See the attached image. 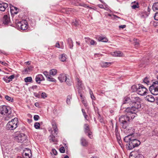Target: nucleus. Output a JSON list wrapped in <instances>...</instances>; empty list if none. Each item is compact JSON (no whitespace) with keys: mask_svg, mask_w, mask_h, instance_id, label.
I'll use <instances>...</instances> for the list:
<instances>
[{"mask_svg":"<svg viewBox=\"0 0 158 158\" xmlns=\"http://www.w3.org/2000/svg\"><path fill=\"white\" fill-rule=\"evenodd\" d=\"M140 98L135 95H132L131 96L125 98L123 101V104H128L130 107L126 109H130L131 112L135 113L138 111V109L141 106L139 102Z\"/></svg>","mask_w":158,"mask_h":158,"instance_id":"obj_1","label":"nucleus"},{"mask_svg":"<svg viewBox=\"0 0 158 158\" xmlns=\"http://www.w3.org/2000/svg\"><path fill=\"white\" fill-rule=\"evenodd\" d=\"M131 109H126L125 111L127 113L126 115H122L119 118V121L121 125L124 129H126L128 126L129 122L137 116V114L134 113H131Z\"/></svg>","mask_w":158,"mask_h":158,"instance_id":"obj_2","label":"nucleus"},{"mask_svg":"<svg viewBox=\"0 0 158 158\" xmlns=\"http://www.w3.org/2000/svg\"><path fill=\"white\" fill-rule=\"evenodd\" d=\"M9 107L3 105L0 106V116L6 114V116L3 117V119L6 121L9 120L11 118L10 115L11 111Z\"/></svg>","mask_w":158,"mask_h":158,"instance_id":"obj_3","label":"nucleus"},{"mask_svg":"<svg viewBox=\"0 0 158 158\" xmlns=\"http://www.w3.org/2000/svg\"><path fill=\"white\" fill-rule=\"evenodd\" d=\"M18 119L15 118L8 123L6 125V128L8 130H13L18 127Z\"/></svg>","mask_w":158,"mask_h":158,"instance_id":"obj_4","label":"nucleus"},{"mask_svg":"<svg viewBox=\"0 0 158 158\" xmlns=\"http://www.w3.org/2000/svg\"><path fill=\"white\" fill-rule=\"evenodd\" d=\"M26 135L23 133H20L19 132H16V135L14 137L15 141L19 143H23L26 141L27 139Z\"/></svg>","mask_w":158,"mask_h":158,"instance_id":"obj_5","label":"nucleus"},{"mask_svg":"<svg viewBox=\"0 0 158 158\" xmlns=\"http://www.w3.org/2000/svg\"><path fill=\"white\" fill-rule=\"evenodd\" d=\"M151 93L153 95L158 94V81H156L153 82L152 85L149 88Z\"/></svg>","mask_w":158,"mask_h":158,"instance_id":"obj_6","label":"nucleus"},{"mask_svg":"<svg viewBox=\"0 0 158 158\" xmlns=\"http://www.w3.org/2000/svg\"><path fill=\"white\" fill-rule=\"evenodd\" d=\"M140 144V142L139 140L135 139L133 137L130 143H129L128 149L129 150L132 149L135 147H138Z\"/></svg>","mask_w":158,"mask_h":158,"instance_id":"obj_7","label":"nucleus"},{"mask_svg":"<svg viewBox=\"0 0 158 158\" xmlns=\"http://www.w3.org/2000/svg\"><path fill=\"white\" fill-rule=\"evenodd\" d=\"M136 90L137 93L141 96L145 95L148 91V89L141 85H139L138 87H137Z\"/></svg>","mask_w":158,"mask_h":158,"instance_id":"obj_8","label":"nucleus"},{"mask_svg":"<svg viewBox=\"0 0 158 158\" xmlns=\"http://www.w3.org/2000/svg\"><path fill=\"white\" fill-rule=\"evenodd\" d=\"M127 131V129L125 131V132L127 133H129V135L125 137L124 140L125 142L129 143H130V141L131 140V139L133 137L131 136L134 132V129L132 128H131L130 129H128Z\"/></svg>","mask_w":158,"mask_h":158,"instance_id":"obj_9","label":"nucleus"},{"mask_svg":"<svg viewBox=\"0 0 158 158\" xmlns=\"http://www.w3.org/2000/svg\"><path fill=\"white\" fill-rule=\"evenodd\" d=\"M17 25L19 28L22 31L26 30L28 27L27 22L26 20L19 22Z\"/></svg>","mask_w":158,"mask_h":158,"instance_id":"obj_10","label":"nucleus"},{"mask_svg":"<svg viewBox=\"0 0 158 158\" xmlns=\"http://www.w3.org/2000/svg\"><path fill=\"white\" fill-rule=\"evenodd\" d=\"M130 158H144V157L139 151H138L132 152Z\"/></svg>","mask_w":158,"mask_h":158,"instance_id":"obj_11","label":"nucleus"},{"mask_svg":"<svg viewBox=\"0 0 158 158\" xmlns=\"http://www.w3.org/2000/svg\"><path fill=\"white\" fill-rule=\"evenodd\" d=\"M84 130L85 133H87L89 137L91 139L92 137V133L90 130L88 124H86L84 125Z\"/></svg>","mask_w":158,"mask_h":158,"instance_id":"obj_12","label":"nucleus"},{"mask_svg":"<svg viewBox=\"0 0 158 158\" xmlns=\"http://www.w3.org/2000/svg\"><path fill=\"white\" fill-rule=\"evenodd\" d=\"M10 12L12 14H16L19 12V9L17 7L10 5Z\"/></svg>","mask_w":158,"mask_h":158,"instance_id":"obj_13","label":"nucleus"},{"mask_svg":"<svg viewBox=\"0 0 158 158\" xmlns=\"http://www.w3.org/2000/svg\"><path fill=\"white\" fill-rule=\"evenodd\" d=\"M35 81L38 84H40V82L44 81V78L41 74H38L36 76L35 78Z\"/></svg>","mask_w":158,"mask_h":158,"instance_id":"obj_14","label":"nucleus"},{"mask_svg":"<svg viewBox=\"0 0 158 158\" xmlns=\"http://www.w3.org/2000/svg\"><path fill=\"white\" fill-rule=\"evenodd\" d=\"M8 5L6 3L4 2L0 3V11H4L8 8Z\"/></svg>","mask_w":158,"mask_h":158,"instance_id":"obj_15","label":"nucleus"},{"mask_svg":"<svg viewBox=\"0 0 158 158\" xmlns=\"http://www.w3.org/2000/svg\"><path fill=\"white\" fill-rule=\"evenodd\" d=\"M58 79L61 82H64L66 80L67 76L64 73L61 74L58 77Z\"/></svg>","mask_w":158,"mask_h":158,"instance_id":"obj_16","label":"nucleus"},{"mask_svg":"<svg viewBox=\"0 0 158 158\" xmlns=\"http://www.w3.org/2000/svg\"><path fill=\"white\" fill-rule=\"evenodd\" d=\"M3 23L5 24H9L10 23V18L7 15H4L3 19Z\"/></svg>","mask_w":158,"mask_h":158,"instance_id":"obj_17","label":"nucleus"},{"mask_svg":"<svg viewBox=\"0 0 158 158\" xmlns=\"http://www.w3.org/2000/svg\"><path fill=\"white\" fill-rule=\"evenodd\" d=\"M111 54L114 56L121 57L124 56L123 54L119 51H115L111 53Z\"/></svg>","mask_w":158,"mask_h":158,"instance_id":"obj_18","label":"nucleus"},{"mask_svg":"<svg viewBox=\"0 0 158 158\" xmlns=\"http://www.w3.org/2000/svg\"><path fill=\"white\" fill-rule=\"evenodd\" d=\"M112 64L111 62H102L100 63V65L102 68H106L110 66Z\"/></svg>","mask_w":158,"mask_h":158,"instance_id":"obj_19","label":"nucleus"},{"mask_svg":"<svg viewBox=\"0 0 158 158\" xmlns=\"http://www.w3.org/2000/svg\"><path fill=\"white\" fill-rule=\"evenodd\" d=\"M76 81L77 82V87L78 89V90H81V89L82 88L83 85L82 84L81 81L79 80L78 78L76 79Z\"/></svg>","mask_w":158,"mask_h":158,"instance_id":"obj_20","label":"nucleus"},{"mask_svg":"<svg viewBox=\"0 0 158 158\" xmlns=\"http://www.w3.org/2000/svg\"><path fill=\"white\" fill-rule=\"evenodd\" d=\"M146 99L148 101L151 102H153L155 100L154 97L152 95H148L146 97Z\"/></svg>","mask_w":158,"mask_h":158,"instance_id":"obj_21","label":"nucleus"},{"mask_svg":"<svg viewBox=\"0 0 158 158\" xmlns=\"http://www.w3.org/2000/svg\"><path fill=\"white\" fill-rule=\"evenodd\" d=\"M28 152H26L25 151L23 154V156L24 158H30L29 153L31 154V151L29 149H27Z\"/></svg>","mask_w":158,"mask_h":158,"instance_id":"obj_22","label":"nucleus"},{"mask_svg":"<svg viewBox=\"0 0 158 158\" xmlns=\"http://www.w3.org/2000/svg\"><path fill=\"white\" fill-rule=\"evenodd\" d=\"M81 144L83 146H86L88 145V142L86 140L83 138H82L81 139Z\"/></svg>","mask_w":158,"mask_h":158,"instance_id":"obj_23","label":"nucleus"},{"mask_svg":"<svg viewBox=\"0 0 158 158\" xmlns=\"http://www.w3.org/2000/svg\"><path fill=\"white\" fill-rule=\"evenodd\" d=\"M66 56V55L64 54L60 55L59 57L60 60L62 62H64L67 59Z\"/></svg>","mask_w":158,"mask_h":158,"instance_id":"obj_24","label":"nucleus"},{"mask_svg":"<svg viewBox=\"0 0 158 158\" xmlns=\"http://www.w3.org/2000/svg\"><path fill=\"white\" fill-rule=\"evenodd\" d=\"M98 40L99 41H102L103 42H107L108 40L105 37L102 36H100L98 38Z\"/></svg>","mask_w":158,"mask_h":158,"instance_id":"obj_25","label":"nucleus"},{"mask_svg":"<svg viewBox=\"0 0 158 158\" xmlns=\"http://www.w3.org/2000/svg\"><path fill=\"white\" fill-rule=\"evenodd\" d=\"M68 44L69 45V48L70 49H73V42L71 38H69L68 39Z\"/></svg>","mask_w":158,"mask_h":158,"instance_id":"obj_26","label":"nucleus"},{"mask_svg":"<svg viewBox=\"0 0 158 158\" xmlns=\"http://www.w3.org/2000/svg\"><path fill=\"white\" fill-rule=\"evenodd\" d=\"M152 9L154 11L158 10V2H155L153 4L152 6Z\"/></svg>","mask_w":158,"mask_h":158,"instance_id":"obj_27","label":"nucleus"},{"mask_svg":"<svg viewBox=\"0 0 158 158\" xmlns=\"http://www.w3.org/2000/svg\"><path fill=\"white\" fill-rule=\"evenodd\" d=\"M57 70L55 69H52L50 71L49 73L50 75H55L57 73Z\"/></svg>","mask_w":158,"mask_h":158,"instance_id":"obj_28","label":"nucleus"},{"mask_svg":"<svg viewBox=\"0 0 158 158\" xmlns=\"http://www.w3.org/2000/svg\"><path fill=\"white\" fill-rule=\"evenodd\" d=\"M49 140L53 142H56L57 141V139H56L55 136L52 134L50 136Z\"/></svg>","mask_w":158,"mask_h":158,"instance_id":"obj_29","label":"nucleus"},{"mask_svg":"<svg viewBox=\"0 0 158 158\" xmlns=\"http://www.w3.org/2000/svg\"><path fill=\"white\" fill-rule=\"evenodd\" d=\"M47 78V81H49L56 82V80L54 78H52L50 75H49V76H48Z\"/></svg>","mask_w":158,"mask_h":158,"instance_id":"obj_30","label":"nucleus"},{"mask_svg":"<svg viewBox=\"0 0 158 158\" xmlns=\"http://www.w3.org/2000/svg\"><path fill=\"white\" fill-rule=\"evenodd\" d=\"M52 127L54 131V133H55L56 134H57L58 133V129L55 123L52 124Z\"/></svg>","mask_w":158,"mask_h":158,"instance_id":"obj_31","label":"nucleus"},{"mask_svg":"<svg viewBox=\"0 0 158 158\" xmlns=\"http://www.w3.org/2000/svg\"><path fill=\"white\" fill-rule=\"evenodd\" d=\"M26 82H31L32 81V78L31 77H27L24 79Z\"/></svg>","mask_w":158,"mask_h":158,"instance_id":"obj_32","label":"nucleus"},{"mask_svg":"<svg viewBox=\"0 0 158 158\" xmlns=\"http://www.w3.org/2000/svg\"><path fill=\"white\" fill-rule=\"evenodd\" d=\"M71 96L70 95H69L67 96V98L66 99V103L67 104L69 105L70 104V100L71 99Z\"/></svg>","mask_w":158,"mask_h":158,"instance_id":"obj_33","label":"nucleus"},{"mask_svg":"<svg viewBox=\"0 0 158 158\" xmlns=\"http://www.w3.org/2000/svg\"><path fill=\"white\" fill-rule=\"evenodd\" d=\"M34 127L36 129H39L40 127V124L39 123H35L34 125Z\"/></svg>","mask_w":158,"mask_h":158,"instance_id":"obj_34","label":"nucleus"},{"mask_svg":"<svg viewBox=\"0 0 158 158\" xmlns=\"http://www.w3.org/2000/svg\"><path fill=\"white\" fill-rule=\"evenodd\" d=\"M134 42L135 46L136 47H138L139 45V40L137 39H134Z\"/></svg>","mask_w":158,"mask_h":158,"instance_id":"obj_35","label":"nucleus"},{"mask_svg":"<svg viewBox=\"0 0 158 158\" xmlns=\"http://www.w3.org/2000/svg\"><path fill=\"white\" fill-rule=\"evenodd\" d=\"M90 44L91 45H95L97 44V42L94 40L91 39L90 42Z\"/></svg>","mask_w":158,"mask_h":158,"instance_id":"obj_36","label":"nucleus"},{"mask_svg":"<svg viewBox=\"0 0 158 158\" xmlns=\"http://www.w3.org/2000/svg\"><path fill=\"white\" fill-rule=\"evenodd\" d=\"M79 24V22L77 21V20H75V21L73 22L72 23V25H74L76 27H77L78 26Z\"/></svg>","mask_w":158,"mask_h":158,"instance_id":"obj_37","label":"nucleus"},{"mask_svg":"<svg viewBox=\"0 0 158 158\" xmlns=\"http://www.w3.org/2000/svg\"><path fill=\"white\" fill-rule=\"evenodd\" d=\"M143 82L147 85H149V84L150 82L148 80V78L146 77L144 79Z\"/></svg>","mask_w":158,"mask_h":158,"instance_id":"obj_38","label":"nucleus"},{"mask_svg":"<svg viewBox=\"0 0 158 158\" xmlns=\"http://www.w3.org/2000/svg\"><path fill=\"white\" fill-rule=\"evenodd\" d=\"M3 80L6 83H9L10 82L9 80V78L7 77H4L3 78Z\"/></svg>","mask_w":158,"mask_h":158,"instance_id":"obj_39","label":"nucleus"},{"mask_svg":"<svg viewBox=\"0 0 158 158\" xmlns=\"http://www.w3.org/2000/svg\"><path fill=\"white\" fill-rule=\"evenodd\" d=\"M64 81L66 82L67 84L68 85L70 86L71 85V82L68 78H67L66 80Z\"/></svg>","mask_w":158,"mask_h":158,"instance_id":"obj_40","label":"nucleus"},{"mask_svg":"<svg viewBox=\"0 0 158 158\" xmlns=\"http://www.w3.org/2000/svg\"><path fill=\"white\" fill-rule=\"evenodd\" d=\"M139 7V5L137 3L131 6V7L133 9H136V8H138Z\"/></svg>","mask_w":158,"mask_h":158,"instance_id":"obj_41","label":"nucleus"},{"mask_svg":"<svg viewBox=\"0 0 158 158\" xmlns=\"http://www.w3.org/2000/svg\"><path fill=\"white\" fill-rule=\"evenodd\" d=\"M85 42L87 44H89L90 43V40H91V39L87 37H85Z\"/></svg>","mask_w":158,"mask_h":158,"instance_id":"obj_42","label":"nucleus"},{"mask_svg":"<svg viewBox=\"0 0 158 158\" xmlns=\"http://www.w3.org/2000/svg\"><path fill=\"white\" fill-rule=\"evenodd\" d=\"M81 101L84 106L85 107H86L87 106L86 101L84 99L81 100Z\"/></svg>","mask_w":158,"mask_h":158,"instance_id":"obj_43","label":"nucleus"},{"mask_svg":"<svg viewBox=\"0 0 158 158\" xmlns=\"http://www.w3.org/2000/svg\"><path fill=\"white\" fill-rule=\"evenodd\" d=\"M79 93L80 94V95L81 98V100L84 99V96L82 95V94L81 93V90H78Z\"/></svg>","mask_w":158,"mask_h":158,"instance_id":"obj_44","label":"nucleus"},{"mask_svg":"<svg viewBox=\"0 0 158 158\" xmlns=\"http://www.w3.org/2000/svg\"><path fill=\"white\" fill-rule=\"evenodd\" d=\"M60 152L63 153L65 152V149L64 147H61L60 149Z\"/></svg>","mask_w":158,"mask_h":158,"instance_id":"obj_45","label":"nucleus"},{"mask_svg":"<svg viewBox=\"0 0 158 158\" xmlns=\"http://www.w3.org/2000/svg\"><path fill=\"white\" fill-rule=\"evenodd\" d=\"M154 19L156 20H158V12H156L155 13V15L154 16Z\"/></svg>","mask_w":158,"mask_h":158,"instance_id":"obj_46","label":"nucleus"},{"mask_svg":"<svg viewBox=\"0 0 158 158\" xmlns=\"http://www.w3.org/2000/svg\"><path fill=\"white\" fill-rule=\"evenodd\" d=\"M43 74L45 76L46 78L48 77V76H49V75H50V74H49L48 73L47 71L44 72Z\"/></svg>","mask_w":158,"mask_h":158,"instance_id":"obj_47","label":"nucleus"},{"mask_svg":"<svg viewBox=\"0 0 158 158\" xmlns=\"http://www.w3.org/2000/svg\"><path fill=\"white\" fill-rule=\"evenodd\" d=\"M40 118V117L38 115H35L34 116V118L35 120H38Z\"/></svg>","mask_w":158,"mask_h":158,"instance_id":"obj_48","label":"nucleus"},{"mask_svg":"<svg viewBox=\"0 0 158 158\" xmlns=\"http://www.w3.org/2000/svg\"><path fill=\"white\" fill-rule=\"evenodd\" d=\"M8 77L9 78V80H10V81H12L13 79L14 78L15 76L14 75H11L9 77Z\"/></svg>","mask_w":158,"mask_h":158,"instance_id":"obj_49","label":"nucleus"},{"mask_svg":"<svg viewBox=\"0 0 158 158\" xmlns=\"http://www.w3.org/2000/svg\"><path fill=\"white\" fill-rule=\"evenodd\" d=\"M5 98L6 99L9 101H10L11 100V98L7 95H6L5 96Z\"/></svg>","mask_w":158,"mask_h":158,"instance_id":"obj_50","label":"nucleus"},{"mask_svg":"<svg viewBox=\"0 0 158 158\" xmlns=\"http://www.w3.org/2000/svg\"><path fill=\"white\" fill-rule=\"evenodd\" d=\"M41 97L44 98H46L47 97L46 94L45 93H42L41 94Z\"/></svg>","mask_w":158,"mask_h":158,"instance_id":"obj_51","label":"nucleus"},{"mask_svg":"<svg viewBox=\"0 0 158 158\" xmlns=\"http://www.w3.org/2000/svg\"><path fill=\"white\" fill-rule=\"evenodd\" d=\"M31 88L33 89V90L34 89H36L38 88V86L36 85H33L31 87Z\"/></svg>","mask_w":158,"mask_h":158,"instance_id":"obj_52","label":"nucleus"},{"mask_svg":"<svg viewBox=\"0 0 158 158\" xmlns=\"http://www.w3.org/2000/svg\"><path fill=\"white\" fill-rule=\"evenodd\" d=\"M52 152L53 154L56 155L57 154V152L55 149H53L52 150Z\"/></svg>","mask_w":158,"mask_h":158,"instance_id":"obj_53","label":"nucleus"},{"mask_svg":"<svg viewBox=\"0 0 158 158\" xmlns=\"http://www.w3.org/2000/svg\"><path fill=\"white\" fill-rule=\"evenodd\" d=\"M126 27V25H120L119 26V27L120 29H123L125 28Z\"/></svg>","mask_w":158,"mask_h":158,"instance_id":"obj_54","label":"nucleus"},{"mask_svg":"<svg viewBox=\"0 0 158 158\" xmlns=\"http://www.w3.org/2000/svg\"><path fill=\"white\" fill-rule=\"evenodd\" d=\"M30 69L29 68H27L25 69L24 71L26 73H28L30 71Z\"/></svg>","mask_w":158,"mask_h":158,"instance_id":"obj_55","label":"nucleus"},{"mask_svg":"<svg viewBox=\"0 0 158 158\" xmlns=\"http://www.w3.org/2000/svg\"><path fill=\"white\" fill-rule=\"evenodd\" d=\"M116 136H117V139L118 141H119V140H121L120 137L119 136H118V133H116Z\"/></svg>","mask_w":158,"mask_h":158,"instance_id":"obj_56","label":"nucleus"},{"mask_svg":"<svg viewBox=\"0 0 158 158\" xmlns=\"http://www.w3.org/2000/svg\"><path fill=\"white\" fill-rule=\"evenodd\" d=\"M118 142L119 144V145L120 146L121 148H122V142L121 140H119L118 141Z\"/></svg>","mask_w":158,"mask_h":158,"instance_id":"obj_57","label":"nucleus"},{"mask_svg":"<svg viewBox=\"0 0 158 158\" xmlns=\"http://www.w3.org/2000/svg\"><path fill=\"white\" fill-rule=\"evenodd\" d=\"M98 6L101 8H104V6L102 4H99L98 5Z\"/></svg>","mask_w":158,"mask_h":158,"instance_id":"obj_58","label":"nucleus"},{"mask_svg":"<svg viewBox=\"0 0 158 158\" xmlns=\"http://www.w3.org/2000/svg\"><path fill=\"white\" fill-rule=\"evenodd\" d=\"M90 97H91V99L93 100H95V97L94 96V94L93 95H91L90 96Z\"/></svg>","mask_w":158,"mask_h":158,"instance_id":"obj_59","label":"nucleus"},{"mask_svg":"<svg viewBox=\"0 0 158 158\" xmlns=\"http://www.w3.org/2000/svg\"><path fill=\"white\" fill-rule=\"evenodd\" d=\"M55 46L57 47V48H60V44H59L58 42H57L56 43V45H55Z\"/></svg>","mask_w":158,"mask_h":158,"instance_id":"obj_60","label":"nucleus"},{"mask_svg":"<svg viewBox=\"0 0 158 158\" xmlns=\"http://www.w3.org/2000/svg\"><path fill=\"white\" fill-rule=\"evenodd\" d=\"M83 115L85 118V119H87V115L86 114V113L85 112V113H84V114H83Z\"/></svg>","mask_w":158,"mask_h":158,"instance_id":"obj_61","label":"nucleus"},{"mask_svg":"<svg viewBox=\"0 0 158 158\" xmlns=\"http://www.w3.org/2000/svg\"><path fill=\"white\" fill-rule=\"evenodd\" d=\"M35 105L36 107H39V104L38 102L35 103Z\"/></svg>","mask_w":158,"mask_h":158,"instance_id":"obj_62","label":"nucleus"},{"mask_svg":"<svg viewBox=\"0 0 158 158\" xmlns=\"http://www.w3.org/2000/svg\"><path fill=\"white\" fill-rule=\"evenodd\" d=\"M100 121L101 123H104V120L102 118L100 119Z\"/></svg>","mask_w":158,"mask_h":158,"instance_id":"obj_63","label":"nucleus"},{"mask_svg":"<svg viewBox=\"0 0 158 158\" xmlns=\"http://www.w3.org/2000/svg\"><path fill=\"white\" fill-rule=\"evenodd\" d=\"M156 103L158 105V97L156 98Z\"/></svg>","mask_w":158,"mask_h":158,"instance_id":"obj_64","label":"nucleus"}]
</instances>
